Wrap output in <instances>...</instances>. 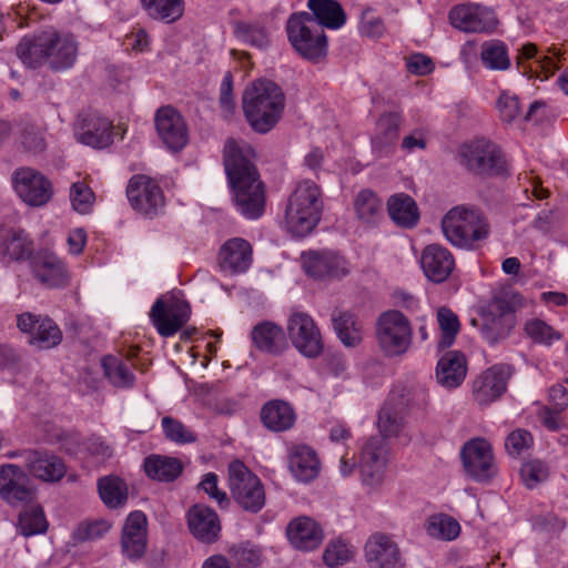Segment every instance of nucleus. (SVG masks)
<instances>
[{
  "mask_svg": "<svg viewBox=\"0 0 568 568\" xmlns=\"http://www.w3.org/2000/svg\"><path fill=\"white\" fill-rule=\"evenodd\" d=\"M219 101L224 116L230 118L233 115L236 104L233 97V77L230 72L222 80Z\"/></svg>",
  "mask_w": 568,
  "mask_h": 568,
  "instance_id": "338daca9",
  "label": "nucleus"
},
{
  "mask_svg": "<svg viewBox=\"0 0 568 568\" xmlns=\"http://www.w3.org/2000/svg\"><path fill=\"white\" fill-rule=\"evenodd\" d=\"M251 337L256 348L268 354H280L286 347L282 327L272 322L255 325Z\"/></svg>",
  "mask_w": 568,
  "mask_h": 568,
  "instance_id": "72a5a7b5",
  "label": "nucleus"
},
{
  "mask_svg": "<svg viewBox=\"0 0 568 568\" xmlns=\"http://www.w3.org/2000/svg\"><path fill=\"white\" fill-rule=\"evenodd\" d=\"M143 468L149 478L172 483L182 474L183 464L175 457L150 455L144 459Z\"/></svg>",
  "mask_w": 568,
  "mask_h": 568,
  "instance_id": "f704fd0d",
  "label": "nucleus"
},
{
  "mask_svg": "<svg viewBox=\"0 0 568 568\" xmlns=\"http://www.w3.org/2000/svg\"><path fill=\"white\" fill-rule=\"evenodd\" d=\"M442 230L447 241L454 246L473 248L476 242L488 237L490 225L481 210L459 205L444 215Z\"/></svg>",
  "mask_w": 568,
  "mask_h": 568,
  "instance_id": "39448f33",
  "label": "nucleus"
},
{
  "mask_svg": "<svg viewBox=\"0 0 568 568\" xmlns=\"http://www.w3.org/2000/svg\"><path fill=\"white\" fill-rule=\"evenodd\" d=\"M187 302L171 296H162L153 304L150 317L161 336L168 337L179 332L190 318Z\"/></svg>",
  "mask_w": 568,
  "mask_h": 568,
  "instance_id": "ddd939ff",
  "label": "nucleus"
},
{
  "mask_svg": "<svg viewBox=\"0 0 568 568\" xmlns=\"http://www.w3.org/2000/svg\"><path fill=\"white\" fill-rule=\"evenodd\" d=\"M376 337L379 347L388 356L404 354L413 337L408 318L399 311L389 310L378 316Z\"/></svg>",
  "mask_w": 568,
  "mask_h": 568,
  "instance_id": "6e6552de",
  "label": "nucleus"
},
{
  "mask_svg": "<svg viewBox=\"0 0 568 568\" xmlns=\"http://www.w3.org/2000/svg\"><path fill=\"white\" fill-rule=\"evenodd\" d=\"M70 199L73 209L83 214L90 211L94 194L83 182H75L71 186Z\"/></svg>",
  "mask_w": 568,
  "mask_h": 568,
  "instance_id": "e2e57ef3",
  "label": "nucleus"
},
{
  "mask_svg": "<svg viewBox=\"0 0 568 568\" xmlns=\"http://www.w3.org/2000/svg\"><path fill=\"white\" fill-rule=\"evenodd\" d=\"M162 427L165 436L172 442L186 444L194 443L196 440V436L192 432L172 417H163Z\"/></svg>",
  "mask_w": 568,
  "mask_h": 568,
  "instance_id": "680f3d73",
  "label": "nucleus"
},
{
  "mask_svg": "<svg viewBox=\"0 0 568 568\" xmlns=\"http://www.w3.org/2000/svg\"><path fill=\"white\" fill-rule=\"evenodd\" d=\"M229 555L237 568H256L262 562V551L258 546L251 542L233 545Z\"/></svg>",
  "mask_w": 568,
  "mask_h": 568,
  "instance_id": "8fccbe9b",
  "label": "nucleus"
},
{
  "mask_svg": "<svg viewBox=\"0 0 568 568\" xmlns=\"http://www.w3.org/2000/svg\"><path fill=\"white\" fill-rule=\"evenodd\" d=\"M288 468L300 481L310 483L320 473L316 452L307 445H295L288 452Z\"/></svg>",
  "mask_w": 568,
  "mask_h": 568,
  "instance_id": "2f4dec72",
  "label": "nucleus"
},
{
  "mask_svg": "<svg viewBox=\"0 0 568 568\" xmlns=\"http://www.w3.org/2000/svg\"><path fill=\"white\" fill-rule=\"evenodd\" d=\"M354 212L359 222L375 225L383 217V202L377 194L369 190H361L354 197Z\"/></svg>",
  "mask_w": 568,
  "mask_h": 568,
  "instance_id": "e433bc0d",
  "label": "nucleus"
},
{
  "mask_svg": "<svg viewBox=\"0 0 568 568\" xmlns=\"http://www.w3.org/2000/svg\"><path fill=\"white\" fill-rule=\"evenodd\" d=\"M464 469L468 477L478 483L489 481L497 473L493 448L480 437L466 442L460 450Z\"/></svg>",
  "mask_w": 568,
  "mask_h": 568,
  "instance_id": "f8f14e48",
  "label": "nucleus"
},
{
  "mask_svg": "<svg viewBox=\"0 0 568 568\" xmlns=\"http://www.w3.org/2000/svg\"><path fill=\"white\" fill-rule=\"evenodd\" d=\"M75 136L85 145L102 149L112 143V124L97 113H82L75 123Z\"/></svg>",
  "mask_w": 568,
  "mask_h": 568,
  "instance_id": "412c9836",
  "label": "nucleus"
},
{
  "mask_svg": "<svg viewBox=\"0 0 568 568\" xmlns=\"http://www.w3.org/2000/svg\"><path fill=\"white\" fill-rule=\"evenodd\" d=\"M403 123L397 112L383 113L376 123V134L372 140L374 150L383 151L397 141Z\"/></svg>",
  "mask_w": 568,
  "mask_h": 568,
  "instance_id": "ea45409f",
  "label": "nucleus"
},
{
  "mask_svg": "<svg viewBox=\"0 0 568 568\" xmlns=\"http://www.w3.org/2000/svg\"><path fill=\"white\" fill-rule=\"evenodd\" d=\"M494 305L498 312V315L493 316V323L503 324V326L498 329H496V327L487 326L485 329V338L491 344L508 336L515 325V316L513 314V310L506 300L497 298L495 300Z\"/></svg>",
  "mask_w": 568,
  "mask_h": 568,
  "instance_id": "c03bdc74",
  "label": "nucleus"
},
{
  "mask_svg": "<svg viewBox=\"0 0 568 568\" xmlns=\"http://www.w3.org/2000/svg\"><path fill=\"white\" fill-rule=\"evenodd\" d=\"M292 47L306 60L318 61L326 55V36L308 12L293 13L286 23Z\"/></svg>",
  "mask_w": 568,
  "mask_h": 568,
  "instance_id": "423d86ee",
  "label": "nucleus"
},
{
  "mask_svg": "<svg viewBox=\"0 0 568 568\" xmlns=\"http://www.w3.org/2000/svg\"><path fill=\"white\" fill-rule=\"evenodd\" d=\"M532 443V435L526 429L518 428L507 436L505 447L510 455L518 456L525 449H528Z\"/></svg>",
  "mask_w": 568,
  "mask_h": 568,
  "instance_id": "69168bd1",
  "label": "nucleus"
},
{
  "mask_svg": "<svg viewBox=\"0 0 568 568\" xmlns=\"http://www.w3.org/2000/svg\"><path fill=\"white\" fill-rule=\"evenodd\" d=\"M496 108L499 119L504 123L510 124L519 119L524 120L523 104L519 97L515 93L503 91L496 102Z\"/></svg>",
  "mask_w": 568,
  "mask_h": 568,
  "instance_id": "864d4df0",
  "label": "nucleus"
},
{
  "mask_svg": "<svg viewBox=\"0 0 568 568\" xmlns=\"http://www.w3.org/2000/svg\"><path fill=\"white\" fill-rule=\"evenodd\" d=\"M303 268L315 280L341 278L349 273L346 260L331 251L302 254Z\"/></svg>",
  "mask_w": 568,
  "mask_h": 568,
  "instance_id": "6ab92c4d",
  "label": "nucleus"
},
{
  "mask_svg": "<svg viewBox=\"0 0 568 568\" xmlns=\"http://www.w3.org/2000/svg\"><path fill=\"white\" fill-rule=\"evenodd\" d=\"M318 185L310 180L300 182L285 209V225L295 236L310 234L318 224L323 210Z\"/></svg>",
  "mask_w": 568,
  "mask_h": 568,
  "instance_id": "20e7f679",
  "label": "nucleus"
},
{
  "mask_svg": "<svg viewBox=\"0 0 568 568\" xmlns=\"http://www.w3.org/2000/svg\"><path fill=\"white\" fill-rule=\"evenodd\" d=\"M24 466L29 474L43 481H58L65 474L61 458L44 450H24Z\"/></svg>",
  "mask_w": 568,
  "mask_h": 568,
  "instance_id": "a878e982",
  "label": "nucleus"
},
{
  "mask_svg": "<svg viewBox=\"0 0 568 568\" xmlns=\"http://www.w3.org/2000/svg\"><path fill=\"white\" fill-rule=\"evenodd\" d=\"M365 556L371 568H403L397 544L387 535L376 532L365 545Z\"/></svg>",
  "mask_w": 568,
  "mask_h": 568,
  "instance_id": "b1692460",
  "label": "nucleus"
},
{
  "mask_svg": "<svg viewBox=\"0 0 568 568\" xmlns=\"http://www.w3.org/2000/svg\"><path fill=\"white\" fill-rule=\"evenodd\" d=\"M352 557L353 550L351 546L342 540L331 541L323 554V560L328 567L344 565Z\"/></svg>",
  "mask_w": 568,
  "mask_h": 568,
  "instance_id": "052dcab7",
  "label": "nucleus"
},
{
  "mask_svg": "<svg viewBox=\"0 0 568 568\" xmlns=\"http://www.w3.org/2000/svg\"><path fill=\"white\" fill-rule=\"evenodd\" d=\"M16 51L29 68H38L48 62L53 70H64L75 62L78 45L71 34H61L48 28L33 37H24Z\"/></svg>",
  "mask_w": 568,
  "mask_h": 568,
  "instance_id": "f03ea898",
  "label": "nucleus"
},
{
  "mask_svg": "<svg viewBox=\"0 0 568 568\" xmlns=\"http://www.w3.org/2000/svg\"><path fill=\"white\" fill-rule=\"evenodd\" d=\"M229 486L236 504L253 514L265 505V491L260 478L243 462L236 459L229 465Z\"/></svg>",
  "mask_w": 568,
  "mask_h": 568,
  "instance_id": "0eeeda50",
  "label": "nucleus"
},
{
  "mask_svg": "<svg viewBox=\"0 0 568 568\" xmlns=\"http://www.w3.org/2000/svg\"><path fill=\"white\" fill-rule=\"evenodd\" d=\"M20 142L28 152L32 153H40L47 146L41 129L29 122L20 124Z\"/></svg>",
  "mask_w": 568,
  "mask_h": 568,
  "instance_id": "4d7b16f0",
  "label": "nucleus"
},
{
  "mask_svg": "<svg viewBox=\"0 0 568 568\" xmlns=\"http://www.w3.org/2000/svg\"><path fill=\"white\" fill-rule=\"evenodd\" d=\"M23 508L18 518L19 532L24 537L44 534L48 529V521L42 507L32 503Z\"/></svg>",
  "mask_w": 568,
  "mask_h": 568,
  "instance_id": "a18cd8bd",
  "label": "nucleus"
},
{
  "mask_svg": "<svg viewBox=\"0 0 568 568\" xmlns=\"http://www.w3.org/2000/svg\"><path fill=\"white\" fill-rule=\"evenodd\" d=\"M437 321L442 331L438 348L445 349L454 344L460 328V323L457 315L447 307H440L437 311Z\"/></svg>",
  "mask_w": 568,
  "mask_h": 568,
  "instance_id": "3c124183",
  "label": "nucleus"
},
{
  "mask_svg": "<svg viewBox=\"0 0 568 568\" xmlns=\"http://www.w3.org/2000/svg\"><path fill=\"white\" fill-rule=\"evenodd\" d=\"M334 329L341 342L347 347H355L363 339V326L348 311H334L332 314Z\"/></svg>",
  "mask_w": 568,
  "mask_h": 568,
  "instance_id": "4c0bfd02",
  "label": "nucleus"
},
{
  "mask_svg": "<svg viewBox=\"0 0 568 568\" xmlns=\"http://www.w3.org/2000/svg\"><path fill=\"white\" fill-rule=\"evenodd\" d=\"M286 534L291 544L300 550H313L323 540L321 527L306 516L292 520L287 526Z\"/></svg>",
  "mask_w": 568,
  "mask_h": 568,
  "instance_id": "c756f323",
  "label": "nucleus"
},
{
  "mask_svg": "<svg viewBox=\"0 0 568 568\" xmlns=\"http://www.w3.org/2000/svg\"><path fill=\"white\" fill-rule=\"evenodd\" d=\"M525 332L535 343L550 345L554 341L561 338V333L539 318L526 322Z\"/></svg>",
  "mask_w": 568,
  "mask_h": 568,
  "instance_id": "6e6d98bb",
  "label": "nucleus"
},
{
  "mask_svg": "<svg viewBox=\"0 0 568 568\" xmlns=\"http://www.w3.org/2000/svg\"><path fill=\"white\" fill-rule=\"evenodd\" d=\"M16 193L31 207L44 206L53 196L51 181L32 168H19L12 174Z\"/></svg>",
  "mask_w": 568,
  "mask_h": 568,
  "instance_id": "9b49d317",
  "label": "nucleus"
},
{
  "mask_svg": "<svg viewBox=\"0 0 568 568\" xmlns=\"http://www.w3.org/2000/svg\"><path fill=\"white\" fill-rule=\"evenodd\" d=\"M481 61L491 70H506L510 65L507 49L499 41L485 42L481 47Z\"/></svg>",
  "mask_w": 568,
  "mask_h": 568,
  "instance_id": "603ef678",
  "label": "nucleus"
},
{
  "mask_svg": "<svg viewBox=\"0 0 568 568\" xmlns=\"http://www.w3.org/2000/svg\"><path fill=\"white\" fill-rule=\"evenodd\" d=\"M146 516L139 510L131 513L124 523L121 547L122 552L132 561L141 559L146 551Z\"/></svg>",
  "mask_w": 568,
  "mask_h": 568,
  "instance_id": "4be33fe9",
  "label": "nucleus"
},
{
  "mask_svg": "<svg viewBox=\"0 0 568 568\" xmlns=\"http://www.w3.org/2000/svg\"><path fill=\"white\" fill-rule=\"evenodd\" d=\"M460 162L476 175L495 176L507 173V164L501 151L487 140H477L464 145L460 150Z\"/></svg>",
  "mask_w": 568,
  "mask_h": 568,
  "instance_id": "1a4fd4ad",
  "label": "nucleus"
},
{
  "mask_svg": "<svg viewBox=\"0 0 568 568\" xmlns=\"http://www.w3.org/2000/svg\"><path fill=\"white\" fill-rule=\"evenodd\" d=\"M387 453V445L383 437H371L365 443L359 458V470L365 485L376 486L382 481Z\"/></svg>",
  "mask_w": 568,
  "mask_h": 568,
  "instance_id": "aec40b11",
  "label": "nucleus"
},
{
  "mask_svg": "<svg viewBox=\"0 0 568 568\" xmlns=\"http://www.w3.org/2000/svg\"><path fill=\"white\" fill-rule=\"evenodd\" d=\"M253 148L233 138L225 141L223 166L236 210L248 220L261 217L265 211V184L254 163Z\"/></svg>",
  "mask_w": 568,
  "mask_h": 568,
  "instance_id": "f257e3e1",
  "label": "nucleus"
},
{
  "mask_svg": "<svg viewBox=\"0 0 568 568\" xmlns=\"http://www.w3.org/2000/svg\"><path fill=\"white\" fill-rule=\"evenodd\" d=\"M448 18L455 29L467 33L491 32L498 23L493 10L470 3L453 7Z\"/></svg>",
  "mask_w": 568,
  "mask_h": 568,
  "instance_id": "dca6fc26",
  "label": "nucleus"
},
{
  "mask_svg": "<svg viewBox=\"0 0 568 568\" xmlns=\"http://www.w3.org/2000/svg\"><path fill=\"white\" fill-rule=\"evenodd\" d=\"M287 333L292 344L304 356L313 358L322 353L324 345L321 332L308 314H292L287 323Z\"/></svg>",
  "mask_w": 568,
  "mask_h": 568,
  "instance_id": "2eb2a0df",
  "label": "nucleus"
},
{
  "mask_svg": "<svg viewBox=\"0 0 568 568\" xmlns=\"http://www.w3.org/2000/svg\"><path fill=\"white\" fill-rule=\"evenodd\" d=\"M420 264L427 278L434 283H442L452 274L455 260L447 248L438 244H430L424 248Z\"/></svg>",
  "mask_w": 568,
  "mask_h": 568,
  "instance_id": "cd10ccee",
  "label": "nucleus"
},
{
  "mask_svg": "<svg viewBox=\"0 0 568 568\" xmlns=\"http://www.w3.org/2000/svg\"><path fill=\"white\" fill-rule=\"evenodd\" d=\"M285 106L282 89L271 80H256L243 92L242 108L251 128L266 133L280 121Z\"/></svg>",
  "mask_w": 568,
  "mask_h": 568,
  "instance_id": "7ed1b4c3",
  "label": "nucleus"
},
{
  "mask_svg": "<svg viewBox=\"0 0 568 568\" xmlns=\"http://www.w3.org/2000/svg\"><path fill=\"white\" fill-rule=\"evenodd\" d=\"M548 465L540 459H530L520 467V478L528 489H534L549 477Z\"/></svg>",
  "mask_w": 568,
  "mask_h": 568,
  "instance_id": "5fc2aeb1",
  "label": "nucleus"
},
{
  "mask_svg": "<svg viewBox=\"0 0 568 568\" xmlns=\"http://www.w3.org/2000/svg\"><path fill=\"white\" fill-rule=\"evenodd\" d=\"M190 531L199 541L213 544L221 532V523L217 514L204 505H194L187 511Z\"/></svg>",
  "mask_w": 568,
  "mask_h": 568,
  "instance_id": "bb28decb",
  "label": "nucleus"
},
{
  "mask_svg": "<svg viewBox=\"0 0 568 568\" xmlns=\"http://www.w3.org/2000/svg\"><path fill=\"white\" fill-rule=\"evenodd\" d=\"M155 128L163 144L172 152L181 151L189 142V130L182 114L173 106H161L155 113Z\"/></svg>",
  "mask_w": 568,
  "mask_h": 568,
  "instance_id": "f3484780",
  "label": "nucleus"
},
{
  "mask_svg": "<svg viewBox=\"0 0 568 568\" xmlns=\"http://www.w3.org/2000/svg\"><path fill=\"white\" fill-rule=\"evenodd\" d=\"M408 403L409 399L404 393H396L385 402L377 419V426L384 439L403 433L406 425Z\"/></svg>",
  "mask_w": 568,
  "mask_h": 568,
  "instance_id": "5701e85b",
  "label": "nucleus"
},
{
  "mask_svg": "<svg viewBox=\"0 0 568 568\" xmlns=\"http://www.w3.org/2000/svg\"><path fill=\"white\" fill-rule=\"evenodd\" d=\"M385 24L381 17L373 13L371 9H366L362 12L359 32L362 36L378 39L385 33Z\"/></svg>",
  "mask_w": 568,
  "mask_h": 568,
  "instance_id": "0e129e2a",
  "label": "nucleus"
},
{
  "mask_svg": "<svg viewBox=\"0 0 568 568\" xmlns=\"http://www.w3.org/2000/svg\"><path fill=\"white\" fill-rule=\"evenodd\" d=\"M0 497L11 507L20 508L36 501L37 489L20 466L4 464L0 466Z\"/></svg>",
  "mask_w": 568,
  "mask_h": 568,
  "instance_id": "9d476101",
  "label": "nucleus"
},
{
  "mask_svg": "<svg viewBox=\"0 0 568 568\" xmlns=\"http://www.w3.org/2000/svg\"><path fill=\"white\" fill-rule=\"evenodd\" d=\"M146 13L159 20L174 22L184 11L183 0H141Z\"/></svg>",
  "mask_w": 568,
  "mask_h": 568,
  "instance_id": "de8ad7c7",
  "label": "nucleus"
},
{
  "mask_svg": "<svg viewBox=\"0 0 568 568\" xmlns=\"http://www.w3.org/2000/svg\"><path fill=\"white\" fill-rule=\"evenodd\" d=\"M467 374V359L459 351H450L444 354L436 367V378L440 386L457 388Z\"/></svg>",
  "mask_w": 568,
  "mask_h": 568,
  "instance_id": "473e14b6",
  "label": "nucleus"
},
{
  "mask_svg": "<svg viewBox=\"0 0 568 568\" xmlns=\"http://www.w3.org/2000/svg\"><path fill=\"white\" fill-rule=\"evenodd\" d=\"M17 326L22 333L30 334V344L41 349H49L62 341V332L49 317H40L32 313L18 315Z\"/></svg>",
  "mask_w": 568,
  "mask_h": 568,
  "instance_id": "a211bd4d",
  "label": "nucleus"
},
{
  "mask_svg": "<svg viewBox=\"0 0 568 568\" xmlns=\"http://www.w3.org/2000/svg\"><path fill=\"white\" fill-rule=\"evenodd\" d=\"M514 374L513 366L496 364L481 373L475 383V390H506Z\"/></svg>",
  "mask_w": 568,
  "mask_h": 568,
  "instance_id": "37998d69",
  "label": "nucleus"
},
{
  "mask_svg": "<svg viewBox=\"0 0 568 568\" xmlns=\"http://www.w3.org/2000/svg\"><path fill=\"white\" fill-rule=\"evenodd\" d=\"M261 419L268 429L284 432L294 425L295 414L288 403L274 399L263 406Z\"/></svg>",
  "mask_w": 568,
  "mask_h": 568,
  "instance_id": "c9c22d12",
  "label": "nucleus"
},
{
  "mask_svg": "<svg viewBox=\"0 0 568 568\" xmlns=\"http://www.w3.org/2000/svg\"><path fill=\"white\" fill-rule=\"evenodd\" d=\"M102 368L104 376L114 387L131 388L134 386L135 376L132 372V365L120 357L106 355L102 358Z\"/></svg>",
  "mask_w": 568,
  "mask_h": 568,
  "instance_id": "79ce46f5",
  "label": "nucleus"
},
{
  "mask_svg": "<svg viewBox=\"0 0 568 568\" xmlns=\"http://www.w3.org/2000/svg\"><path fill=\"white\" fill-rule=\"evenodd\" d=\"M202 488L211 498L215 499L220 507H226L229 505V498L225 491H222L217 487V476L214 473H207L202 481L200 483Z\"/></svg>",
  "mask_w": 568,
  "mask_h": 568,
  "instance_id": "774afa93",
  "label": "nucleus"
},
{
  "mask_svg": "<svg viewBox=\"0 0 568 568\" xmlns=\"http://www.w3.org/2000/svg\"><path fill=\"white\" fill-rule=\"evenodd\" d=\"M98 490L102 501L109 508H116L128 499V487L118 476H105L98 480Z\"/></svg>",
  "mask_w": 568,
  "mask_h": 568,
  "instance_id": "49530a36",
  "label": "nucleus"
},
{
  "mask_svg": "<svg viewBox=\"0 0 568 568\" xmlns=\"http://www.w3.org/2000/svg\"><path fill=\"white\" fill-rule=\"evenodd\" d=\"M387 211L389 217L403 227L415 226L419 219L416 202L405 193L392 195L387 201Z\"/></svg>",
  "mask_w": 568,
  "mask_h": 568,
  "instance_id": "58836bf2",
  "label": "nucleus"
},
{
  "mask_svg": "<svg viewBox=\"0 0 568 568\" xmlns=\"http://www.w3.org/2000/svg\"><path fill=\"white\" fill-rule=\"evenodd\" d=\"M33 276L48 287H63L69 284L64 263L53 253L39 252L30 258Z\"/></svg>",
  "mask_w": 568,
  "mask_h": 568,
  "instance_id": "393cba45",
  "label": "nucleus"
},
{
  "mask_svg": "<svg viewBox=\"0 0 568 568\" xmlns=\"http://www.w3.org/2000/svg\"><path fill=\"white\" fill-rule=\"evenodd\" d=\"M111 528V525L105 520L85 521L79 524L74 529L72 537L77 542L92 541L101 538Z\"/></svg>",
  "mask_w": 568,
  "mask_h": 568,
  "instance_id": "bf43d9fd",
  "label": "nucleus"
},
{
  "mask_svg": "<svg viewBox=\"0 0 568 568\" xmlns=\"http://www.w3.org/2000/svg\"><path fill=\"white\" fill-rule=\"evenodd\" d=\"M235 34L239 39L256 48H265L268 44V36L264 28L247 22H237L235 24Z\"/></svg>",
  "mask_w": 568,
  "mask_h": 568,
  "instance_id": "13d9d810",
  "label": "nucleus"
},
{
  "mask_svg": "<svg viewBox=\"0 0 568 568\" xmlns=\"http://www.w3.org/2000/svg\"><path fill=\"white\" fill-rule=\"evenodd\" d=\"M307 6L322 29H337L345 22L344 10L336 0H308Z\"/></svg>",
  "mask_w": 568,
  "mask_h": 568,
  "instance_id": "a19ab883",
  "label": "nucleus"
},
{
  "mask_svg": "<svg viewBox=\"0 0 568 568\" xmlns=\"http://www.w3.org/2000/svg\"><path fill=\"white\" fill-rule=\"evenodd\" d=\"M427 534L440 540H454L460 532V525L453 517L438 514L429 517L426 526Z\"/></svg>",
  "mask_w": 568,
  "mask_h": 568,
  "instance_id": "09e8293b",
  "label": "nucleus"
},
{
  "mask_svg": "<svg viewBox=\"0 0 568 568\" xmlns=\"http://www.w3.org/2000/svg\"><path fill=\"white\" fill-rule=\"evenodd\" d=\"M252 262V246L241 237L226 241L219 252V265L232 274L245 272Z\"/></svg>",
  "mask_w": 568,
  "mask_h": 568,
  "instance_id": "c85d7f7f",
  "label": "nucleus"
},
{
  "mask_svg": "<svg viewBox=\"0 0 568 568\" xmlns=\"http://www.w3.org/2000/svg\"><path fill=\"white\" fill-rule=\"evenodd\" d=\"M33 243L23 230L0 225V258L21 261L32 257Z\"/></svg>",
  "mask_w": 568,
  "mask_h": 568,
  "instance_id": "7c9ffc66",
  "label": "nucleus"
},
{
  "mask_svg": "<svg viewBox=\"0 0 568 568\" xmlns=\"http://www.w3.org/2000/svg\"><path fill=\"white\" fill-rule=\"evenodd\" d=\"M126 196L131 206L145 216L153 217L164 207V194L160 185L144 174L130 179Z\"/></svg>",
  "mask_w": 568,
  "mask_h": 568,
  "instance_id": "4468645a",
  "label": "nucleus"
}]
</instances>
